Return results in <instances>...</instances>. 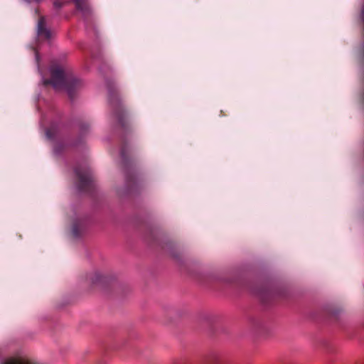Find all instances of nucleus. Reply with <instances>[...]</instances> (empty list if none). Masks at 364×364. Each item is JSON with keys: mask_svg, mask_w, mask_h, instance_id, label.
Returning a JSON list of instances; mask_svg holds the SVG:
<instances>
[{"mask_svg": "<svg viewBox=\"0 0 364 364\" xmlns=\"http://www.w3.org/2000/svg\"><path fill=\"white\" fill-rule=\"evenodd\" d=\"M50 80H43L44 85H51L55 90H65L70 97H73L75 92L82 85L80 79L61 65L53 64L50 66Z\"/></svg>", "mask_w": 364, "mask_h": 364, "instance_id": "1", "label": "nucleus"}, {"mask_svg": "<svg viewBox=\"0 0 364 364\" xmlns=\"http://www.w3.org/2000/svg\"><path fill=\"white\" fill-rule=\"evenodd\" d=\"M77 178V186L81 191H89L93 183L92 176L87 167H77L75 170Z\"/></svg>", "mask_w": 364, "mask_h": 364, "instance_id": "2", "label": "nucleus"}, {"mask_svg": "<svg viewBox=\"0 0 364 364\" xmlns=\"http://www.w3.org/2000/svg\"><path fill=\"white\" fill-rule=\"evenodd\" d=\"M38 36L40 38L49 39L51 33L46 28V19L43 16L39 18L38 22Z\"/></svg>", "mask_w": 364, "mask_h": 364, "instance_id": "3", "label": "nucleus"}, {"mask_svg": "<svg viewBox=\"0 0 364 364\" xmlns=\"http://www.w3.org/2000/svg\"><path fill=\"white\" fill-rule=\"evenodd\" d=\"M77 11L83 15H87L90 13V8L87 0H73Z\"/></svg>", "mask_w": 364, "mask_h": 364, "instance_id": "4", "label": "nucleus"}, {"mask_svg": "<svg viewBox=\"0 0 364 364\" xmlns=\"http://www.w3.org/2000/svg\"><path fill=\"white\" fill-rule=\"evenodd\" d=\"M3 364H37L33 360L25 358V357H17L11 358L6 360Z\"/></svg>", "mask_w": 364, "mask_h": 364, "instance_id": "5", "label": "nucleus"}, {"mask_svg": "<svg viewBox=\"0 0 364 364\" xmlns=\"http://www.w3.org/2000/svg\"><path fill=\"white\" fill-rule=\"evenodd\" d=\"M81 223H75L73 225V233L75 236H78L80 235V230H78V228H81Z\"/></svg>", "mask_w": 364, "mask_h": 364, "instance_id": "6", "label": "nucleus"}, {"mask_svg": "<svg viewBox=\"0 0 364 364\" xmlns=\"http://www.w3.org/2000/svg\"><path fill=\"white\" fill-rule=\"evenodd\" d=\"M96 278H97L96 281L93 282V283H95V282H97V281L100 280V276L98 274H96Z\"/></svg>", "mask_w": 364, "mask_h": 364, "instance_id": "7", "label": "nucleus"}, {"mask_svg": "<svg viewBox=\"0 0 364 364\" xmlns=\"http://www.w3.org/2000/svg\"><path fill=\"white\" fill-rule=\"evenodd\" d=\"M46 134H47V136H48V137H51V134H50V131H49V130H47V132H46Z\"/></svg>", "mask_w": 364, "mask_h": 364, "instance_id": "8", "label": "nucleus"}, {"mask_svg": "<svg viewBox=\"0 0 364 364\" xmlns=\"http://www.w3.org/2000/svg\"><path fill=\"white\" fill-rule=\"evenodd\" d=\"M54 4L55 6H60V4H58L57 1H55Z\"/></svg>", "mask_w": 364, "mask_h": 364, "instance_id": "9", "label": "nucleus"}, {"mask_svg": "<svg viewBox=\"0 0 364 364\" xmlns=\"http://www.w3.org/2000/svg\"><path fill=\"white\" fill-rule=\"evenodd\" d=\"M36 59H37V60H38V53H37V52L36 53Z\"/></svg>", "mask_w": 364, "mask_h": 364, "instance_id": "10", "label": "nucleus"}]
</instances>
